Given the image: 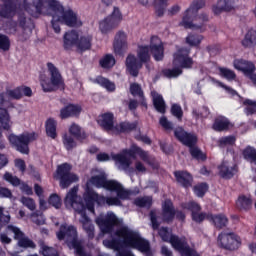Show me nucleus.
Returning <instances> with one entry per match:
<instances>
[{"label": "nucleus", "instance_id": "obj_64", "mask_svg": "<svg viewBox=\"0 0 256 256\" xmlns=\"http://www.w3.org/2000/svg\"><path fill=\"white\" fill-rule=\"evenodd\" d=\"M7 163H9L7 157L4 154H0V169H3Z\"/></svg>", "mask_w": 256, "mask_h": 256}, {"label": "nucleus", "instance_id": "obj_53", "mask_svg": "<svg viewBox=\"0 0 256 256\" xmlns=\"http://www.w3.org/2000/svg\"><path fill=\"white\" fill-rule=\"evenodd\" d=\"M212 82L215 83L217 87H222V89H225V91L228 92V94L231 95L232 97H235V95H237V91L233 90L232 88H229L228 86L221 83L220 81L212 79Z\"/></svg>", "mask_w": 256, "mask_h": 256}, {"label": "nucleus", "instance_id": "obj_15", "mask_svg": "<svg viewBox=\"0 0 256 256\" xmlns=\"http://www.w3.org/2000/svg\"><path fill=\"white\" fill-rule=\"evenodd\" d=\"M150 217L153 229H158L159 227L157 219H162V221H165L166 223L173 221V218L175 217V209H173V203L171 200H166L163 203L161 216L157 217L155 212H151Z\"/></svg>", "mask_w": 256, "mask_h": 256}, {"label": "nucleus", "instance_id": "obj_5", "mask_svg": "<svg viewBox=\"0 0 256 256\" xmlns=\"http://www.w3.org/2000/svg\"><path fill=\"white\" fill-rule=\"evenodd\" d=\"M137 155L142 159V161H144V163L151 165L149 154L136 146H133L129 150H123L120 154L109 155L107 153H100L97 155V159L99 161H111V159H113L118 169H128L131 165V159H135Z\"/></svg>", "mask_w": 256, "mask_h": 256}, {"label": "nucleus", "instance_id": "obj_28", "mask_svg": "<svg viewBox=\"0 0 256 256\" xmlns=\"http://www.w3.org/2000/svg\"><path fill=\"white\" fill-rule=\"evenodd\" d=\"M151 96L156 111H158V113H165V100H163V96L156 91H152Z\"/></svg>", "mask_w": 256, "mask_h": 256}, {"label": "nucleus", "instance_id": "obj_18", "mask_svg": "<svg viewBox=\"0 0 256 256\" xmlns=\"http://www.w3.org/2000/svg\"><path fill=\"white\" fill-rule=\"evenodd\" d=\"M113 49L116 55H123V53L129 49V44L127 43V34H125V32H118L116 34Z\"/></svg>", "mask_w": 256, "mask_h": 256}, {"label": "nucleus", "instance_id": "obj_19", "mask_svg": "<svg viewBox=\"0 0 256 256\" xmlns=\"http://www.w3.org/2000/svg\"><path fill=\"white\" fill-rule=\"evenodd\" d=\"M219 173L224 179H231V177L237 173V164H235V160H224L219 166Z\"/></svg>", "mask_w": 256, "mask_h": 256}, {"label": "nucleus", "instance_id": "obj_6", "mask_svg": "<svg viewBox=\"0 0 256 256\" xmlns=\"http://www.w3.org/2000/svg\"><path fill=\"white\" fill-rule=\"evenodd\" d=\"M92 41L93 36L86 33H78L76 31L66 32L63 37L64 49L69 51L72 47H76L77 51L80 53L89 51V49H91Z\"/></svg>", "mask_w": 256, "mask_h": 256}, {"label": "nucleus", "instance_id": "obj_20", "mask_svg": "<svg viewBox=\"0 0 256 256\" xmlns=\"http://www.w3.org/2000/svg\"><path fill=\"white\" fill-rule=\"evenodd\" d=\"M237 7V0H220L213 6V13L219 15L223 11H233Z\"/></svg>", "mask_w": 256, "mask_h": 256}, {"label": "nucleus", "instance_id": "obj_54", "mask_svg": "<svg viewBox=\"0 0 256 256\" xmlns=\"http://www.w3.org/2000/svg\"><path fill=\"white\" fill-rule=\"evenodd\" d=\"M41 252L44 256H58L57 250L45 245L41 247Z\"/></svg>", "mask_w": 256, "mask_h": 256}, {"label": "nucleus", "instance_id": "obj_27", "mask_svg": "<svg viewBox=\"0 0 256 256\" xmlns=\"http://www.w3.org/2000/svg\"><path fill=\"white\" fill-rule=\"evenodd\" d=\"M176 181L180 183V185H183V187H191V183H193V177H191V174L184 171H177L174 172Z\"/></svg>", "mask_w": 256, "mask_h": 256}, {"label": "nucleus", "instance_id": "obj_13", "mask_svg": "<svg viewBox=\"0 0 256 256\" xmlns=\"http://www.w3.org/2000/svg\"><path fill=\"white\" fill-rule=\"evenodd\" d=\"M194 15L193 8L188 9L182 19L181 25L186 29H201L209 21L207 14Z\"/></svg>", "mask_w": 256, "mask_h": 256}, {"label": "nucleus", "instance_id": "obj_37", "mask_svg": "<svg viewBox=\"0 0 256 256\" xmlns=\"http://www.w3.org/2000/svg\"><path fill=\"white\" fill-rule=\"evenodd\" d=\"M219 75L220 77L227 79V81H233V79L237 77L235 72L228 68H219Z\"/></svg>", "mask_w": 256, "mask_h": 256}, {"label": "nucleus", "instance_id": "obj_11", "mask_svg": "<svg viewBox=\"0 0 256 256\" xmlns=\"http://www.w3.org/2000/svg\"><path fill=\"white\" fill-rule=\"evenodd\" d=\"M7 139L12 145V147H15L16 150L19 151V153H22L23 155L29 154V143H33L35 139H37V135L35 132H23L20 135L16 134H9L7 136Z\"/></svg>", "mask_w": 256, "mask_h": 256}, {"label": "nucleus", "instance_id": "obj_29", "mask_svg": "<svg viewBox=\"0 0 256 256\" xmlns=\"http://www.w3.org/2000/svg\"><path fill=\"white\" fill-rule=\"evenodd\" d=\"M45 127L48 137H51V139H55L57 137V120L53 118L47 119Z\"/></svg>", "mask_w": 256, "mask_h": 256}, {"label": "nucleus", "instance_id": "obj_47", "mask_svg": "<svg viewBox=\"0 0 256 256\" xmlns=\"http://www.w3.org/2000/svg\"><path fill=\"white\" fill-rule=\"evenodd\" d=\"M11 47V42L9 41V38L5 35H0V49L2 51H9Z\"/></svg>", "mask_w": 256, "mask_h": 256}, {"label": "nucleus", "instance_id": "obj_51", "mask_svg": "<svg viewBox=\"0 0 256 256\" xmlns=\"http://www.w3.org/2000/svg\"><path fill=\"white\" fill-rule=\"evenodd\" d=\"M48 202L50 205H52V207H55V209H59L61 207V197H59L57 194H52L49 197Z\"/></svg>", "mask_w": 256, "mask_h": 256}, {"label": "nucleus", "instance_id": "obj_16", "mask_svg": "<svg viewBox=\"0 0 256 256\" xmlns=\"http://www.w3.org/2000/svg\"><path fill=\"white\" fill-rule=\"evenodd\" d=\"M218 245L223 249L235 251L241 247V238L235 233H222L218 236Z\"/></svg>", "mask_w": 256, "mask_h": 256}, {"label": "nucleus", "instance_id": "obj_2", "mask_svg": "<svg viewBox=\"0 0 256 256\" xmlns=\"http://www.w3.org/2000/svg\"><path fill=\"white\" fill-rule=\"evenodd\" d=\"M6 4L0 5V17L10 19L11 17H18V24L23 29H28V35H31L30 20L25 17L21 11H26L32 17H39L45 15L47 9L50 11L52 17L51 25L56 33H61V25L67 27H81L83 20L79 14L71 9V7L63 6L59 0H4Z\"/></svg>", "mask_w": 256, "mask_h": 256}, {"label": "nucleus", "instance_id": "obj_26", "mask_svg": "<svg viewBox=\"0 0 256 256\" xmlns=\"http://www.w3.org/2000/svg\"><path fill=\"white\" fill-rule=\"evenodd\" d=\"M0 124L5 131H11V128L13 127L11 115H9V112L3 108H0Z\"/></svg>", "mask_w": 256, "mask_h": 256}, {"label": "nucleus", "instance_id": "obj_4", "mask_svg": "<svg viewBox=\"0 0 256 256\" xmlns=\"http://www.w3.org/2000/svg\"><path fill=\"white\" fill-rule=\"evenodd\" d=\"M163 42L157 36L151 38L150 48L148 46H139L137 50V56L129 54L126 57V69L130 75L137 77L139 75V69L143 67V63H147L151 59V53L155 61H161L163 59Z\"/></svg>", "mask_w": 256, "mask_h": 256}, {"label": "nucleus", "instance_id": "obj_40", "mask_svg": "<svg viewBox=\"0 0 256 256\" xmlns=\"http://www.w3.org/2000/svg\"><path fill=\"white\" fill-rule=\"evenodd\" d=\"M154 7L158 17H162L163 13H165V8L167 7V0H156Z\"/></svg>", "mask_w": 256, "mask_h": 256}, {"label": "nucleus", "instance_id": "obj_61", "mask_svg": "<svg viewBox=\"0 0 256 256\" xmlns=\"http://www.w3.org/2000/svg\"><path fill=\"white\" fill-rule=\"evenodd\" d=\"M202 7H205V1L196 0L189 9H193V13H196L197 9H201Z\"/></svg>", "mask_w": 256, "mask_h": 256}, {"label": "nucleus", "instance_id": "obj_10", "mask_svg": "<svg viewBox=\"0 0 256 256\" xmlns=\"http://www.w3.org/2000/svg\"><path fill=\"white\" fill-rule=\"evenodd\" d=\"M174 135L181 141V143H183V145L190 148V154L194 159H197L198 161H205V159H207V156L203 151L198 147L193 146L197 143V136L183 131V128H177L174 131Z\"/></svg>", "mask_w": 256, "mask_h": 256}, {"label": "nucleus", "instance_id": "obj_9", "mask_svg": "<svg viewBox=\"0 0 256 256\" xmlns=\"http://www.w3.org/2000/svg\"><path fill=\"white\" fill-rule=\"evenodd\" d=\"M98 123L103 129L109 131L113 135H119V133H125L131 131L137 127L136 124H131L129 122H121L119 124H114L113 113L107 112L98 117Z\"/></svg>", "mask_w": 256, "mask_h": 256}, {"label": "nucleus", "instance_id": "obj_48", "mask_svg": "<svg viewBox=\"0 0 256 256\" xmlns=\"http://www.w3.org/2000/svg\"><path fill=\"white\" fill-rule=\"evenodd\" d=\"M207 184L203 183V184H198L194 187V193L195 195H197V197H203V195H205V193H207Z\"/></svg>", "mask_w": 256, "mask_h": 256}, {"label": "nucleus", "instance_id": "obj_49", "mask_svg": "<svg viewBox=\"0 0 256 256\" xmlns=\"http://www.w3.org/2000/svg\"><path fill=\"white\" fill-rule=\"evenodd\" d=\"M201 41H203V36L189 35L186 38V42L188 43V45H192L194 47L199 45Z\"/></svg>", "mask_w": 256, "mask_h": 256}, {"label": "nucleus", "instance_id": "obj_52", "mask_svg": "<svg viewBox=\"0 0 256 256\" xmlns=\"http://www.w3.org/2000/svg\"><path fill=\"white\" fill-rule=\"evenodd\" d=\"M11 221V216L9 213L4 214L3 208H0V229L1 227H5Z\"/></svg>", "mask_w": 256, "mask_h": 256}, {"label": "nucleus", "instance_id": "obj_23", "mask_svg": "<svg viewBox=\"0 0 256 256\" xmlns=\"http://www.w3.org/2000/svg\"><path fill=\"white\" fill-rule=\"evenodd\" d=\"M233 66L237 71H243L244 75H249L255 71V64L243 59L234 60Z\"/></svg>", "mask_w": 256, "mask_h": 256}, {"label": "nucleus", "instance_id": "obj_35", "mask_svg": "<svg viewBox=\"0 0 256 256\" xmlns=\"http://www.w3.org/2000/svg\"><path fill=\"white\" fill-rule=\"evenodd\" d=\"M100 65L104 69H111L115 65V57L111 54H107L100 60Z\"/></svg>", "mask_w": 256, "mask_h": 256}, {"label": "nucleus", "instance_id": "obj_33", "mask_svg": "<svg viewBox=\"0 0 256 256\" xmlns=\"http://www.w3.org/2000/svg\"><path fill=\"white\" fill-rule=\"evenodd\" d=\"M256 43V31L250 30L246 33L245 38L242 41V45L244 47H251V45H255Z\"/></svg>", "mask_w": 256, "mask_h": 256}, {"label": "nucleus", "instance_id": "obj_55", "mask_svg": "<svg viewBox=\"0 0 256 256\" xmlns=\"http://www.w3.org/2000/svg\"><path fill=\"white\" fill-rule=\"evenodd\" d=\"M171 113L177 119H181L183 117V110L181 109V106H179L177 104L172 105Z\"/></svg>", "mask_w": 256, "mask_h": 256}, {"label": "nucleus", "instance_id": "obj_50", "mask_svg": "<svg viewBox=\"0 0 256 256\" xmlns=\"http://www.w3.org/2000/svg\"><path fill=\"white\" fill-rule=\"evenodd\" d=\"M130 92L134 97H140V99H143V90H141V86H139V84H131Z\"/></svg>", "mask_w": 256, "mask_h": 256}, {"label": "nucleus", "instance_id": "obj_41", "mask_svg": "<svg viewBox=\"0 0 256 256\" xmlns=\"http://www.w3.org/2000/svg\"><path fill=\"white\" fill-rule=\"evenodd\" d=\"M63 145L67 151H71V149L77 147V142H75L72 136L66 134L63 136Z\"/></svg>", "mask_w": 256, "mask_h": 256}, {"label": "nucleus", "instance_id": "obj_21", "mask_svg": "<svg viewBox=\"0 0 256 256\" xmlns=\"http://www.w3.org/2000/svg\"><path fill=\"white\" fill-rule=\"evenodd\" d=\"M82 108L79 104H69L60 110V119H69L81 114Z\"/></svg>", "mask_w": 256, "mask_h": 256}, {"label": "nucleus", "instance_id": "obj_59", "mask_svg": "<svg viewBox=\"0 0 256 256\" xmlns=\"http://www.w3.org/2000/svg\"><path fill=\"white\" fill-rule=\"evenodd\" d=\"M160 125L167 131H169L170 129H173V124L171 122H169V120H167V118L165 116H162L160 118Z\"/></svg>", "mask_w": 256, "mask_h": 256}, {"label": "nucleus", "instance_id": "obj_36", "mask_svg": "<svg viewBox=\"0 0 256 256\" xmlns=\"http://www.w3.org/2000/svg\"><path fill=\"white\" fill-rule=\"evenodd\" d=\"M159 235L163 241H168L171 245H173V243L171 242L173 241V239H180L177 236L171 235V232L167 228H161L159 230Z\"/></svg>", "mask_w": 256, "mask_h": 256}, {"label": "nucleus", "instance_id": "obj_34", "mask_svg": "<svg viewBox=\"0 0 256 256\" xmlns=\"http://www.w3.org/2000/svg\"><path fill=\"white\" fill-rule=\"evenodd\" d=\"M242 155L244 157V159H246V161H249V163H255L256 162V150L255 148L248 146L246 147L243 152Z\"/></svg>", "mask_w": 256, "mask_h": 256}, {"label": "nucleus", "instance_id": "obj_43", "mask_svg": "<svg viewBox=\"0 0 256 256\" xmlns=\"http://www.w3.org/2000/svg\"><path fill=\"white\" fill-rule=\"evenodd\" d=\"M4 181H7L10 183V185H13L14 187H17L21 184V180L19 178L13 176V174L6 172L3 176Z\"/></svg>", "mask_w": 256, "mask_h": 256}, {"label": "nucleus", "instance_id": "obj_62", "mask_svg": "<svg viewBox=\"0 0 256 256\" xmlns=\"http://www.w3.org/2000/svg\"><path fill=\"white\" fill-rule=\"evenodd\" d=\"M135 169H136V171H138V173H146V171H147V168L141 161H136Z\"/></svg>", "mask_w": 256, "mask_h": 256}, {"label": "nucleus", "instance_id": "obj_25", "mask_svg": "<svg viewBox=\"0 0 256 256\" xmlns=\"http://www.w3.org/2000/svg\"><path fill=\"white\" fill-rule=\"evenodd\" d=\"M207 219L208 221L213 223L215 227H217L218 229H222V227H227V223H229L227 216H225L224 214H217V215L209 214L207 216Z\"/></svg>", "mask_w": 256, "mask_h": 256}, {"label": "nucleus", "instance_id": "obj_8", "mask_svg": "<svg viewBox=\"0 0 256 256\" xmlns=\"http://www.w3.org/2000/svg\"><path fill=\"white\" fill-rule=\"evenodd\" d=\"M48 73L50 78L45 75L40 77V85L44 93H51V91H57L63 87V77L59 69L51 62L47 63Z\"/></svg>", "mask_w": 256, "mask_h": 256}, {"label": "nucleus", "instance_id": "obj_42", "mask_svg": "<svg viewBox=\"0 0 256 256\" xmlns=\"http://www.w3.org/2000/svg\"><path fill=\"white\" fill-rule=\"evenodd\" d=\"M31 221L36 225H45V217L41 212H34L30 215Z\"/></svg>", "mask_w": 256, "mask_h": 256}, {"label": "nucleus", "instance_id": "obj_44", "mask_svg": "<svg viewBox=\"0 0 256 256\" xmlns=\"http://www.w3.org/2000/svg\"><path fill=\"white\" fill-rule=\"evenodd\" d=\"M20 202L30 211H35V209L37 208V206L35 205V200H33L32 198L22 197L20 199Z\"/></svg>", "mask_w": 256, "mask_h": 256}, {"label": "nucleus", "instance_id": "obj_38", "mask_svg": "<svg viewBox=\"0 0 256 256\" xmlns=\"http://www.w3.org/2000/svg\"><path fill=\"white\" fill-rule=\"evenodd\" d=\"M69 133L70 135L77 137V139H85V133L81 132V127L75 123L70 125Z\"/></svg>", "mask_w": 256, "mask_h": 256}, {"label": "nucleus", "instance_id": "obj_12", "mask_svg": "<svg viewBox=\"0 0 256 256\" xmlns=\"http://www.w3.org/2000/svg\"><path fill=\"white\" fill-rule=\"evenodd\" d=\"M123 21V14L119 8L114 7L112 13L99 21V31L102 35H109L113 29H117Z\"/></svg>", "mask_w": 256, "mask_h": 256}, {"label": "nucleus", "instance_id": "obj_17", "mask_svg": "<svg viewBox=\"0 0 256 256\" xmlns=\"http://www.w3.org/2000/svg\"><path fill=\"white\" fill-rule=\"evenodd\" d=\"M8 233H13L14 239L18 241V246L23 247L24 249H35V243L29 238L25 237V234L19 227L9 225L7 226Z\"/></svg>", "mask_w": 256, "mask_h": 256}, {"label": "nucleus", "instance_id": "obj_14", "mask_svg": "<svg viewBox=\"0 0 256 256\" xmlns=\"http://www.w3.org/2000/svg\"><path fill=\"white\" fill-rule=\"evenodd\" d=\"M56 179H60V187L67 189L71 183H77L79 176L71 173V165L64 163L57 168Z\"/></svg>", "mask_w": 256, "mask_h": 256}, {"label": "nucleus", "instance_id": "obj_56", "mask_svg": "<svg viewBox=\"0 0 256 256\" xmlns=\"http://www.w3.org/2000/svg\"><path fill=\"white\" fill-rule=\"evenodd\" d=\"M0 198L1 199H13V193L8 188L0 186Z\"/></svg>", "mask_w": 256, "mask_h": 256}, {"label": "nucleus", "instance_id": "obj_39", "mask_svg": "<svg viewBox=\"0 0 256 256\" xmlns=\"http://www.w3.org/2000/svg\"><path fill=\"white\" fill-rule=\"evenodd\" d=\"M243 105L245 107L246 115H253V113H256V101L246 99L244 100Z\"/></svg>", "mask_w": 256, "mask_h": 256}, {"label": "nucleus", "instance_id": "obj_3", "mask_svg": "<svg viewBox=\"0 0 256 256\" xmlns=\"http://www.w3.org/2000/svg\"><path fill=\"white\" fill-rule=\"evenodd\" d=\"M96 224L102 231V233H111L113 227H119L116 231V237L118 240H104L103 245L107 249H113L117 251V256H134L129 251H123L124 247H131V249H137L146 256H153L149 247V242L141 237L138 231L123 225V219L118 218L113 212H108L106 216L100 215L96 219Z\"/></svg>", "mask_w": 256, "mask_h": 256}, {"label": "nucleus", "instance_id": "obj_32", "mask_svg": "<svg viewBox=\"0 0 256 256\" xmlns=\"http://www.w3.org/2000/svg\"><path fill=\"white\" fill-rule=\"evenodd\" d=\"M95 82L98 83V85H100L104 89H106V91H110V92L115 91V83L109 81V79H107V78L98 76L96 78Z\"/></svg>", "mask_w": 256, "mask_h": 256}, {"label": "nucleus", "instance_id": "obj_31", "mask_svg": "<svg viewBox=\"0 0 256 256\" xmlns=\"http://www.w3.org/2000/svg\"><path fill=\"white\" fill-rule=\"evenodd\" d=\"M236 205L238 209H251V205H253V200H251V196H240L236 201Z\"/></svg>", "mask_w": 256, "mask_h": 256}, {"label": "nucleus", "instance_id": "obj_45", "mask_svg": "<svg viewBox=\"0 0 256 256\" xmlns=\"http://www.w3.org/2000/svg\"><path fill=\"white\" fill-rule=\"evenodd\" d=\"M153 199L151 197H142V198H137L135 200V205L137 207H151Z\"/></svg>", "mask_w": 256, "mask_h": 256}, {"label": "nucleus", "instance_id": "obj_30", "mask_svg": "<svg viewBox=\"0 0 256 256\" xmlns=\"http://www.w3.org/2000/svg\"><path fill=\"white\" fill-rule=\"evenodd\" d=\"M213 129L215 131H225V129H229V120L223 116L217 117L214 121Z\"/></svg>", "mask_w": 256, "mask_h": 256}, {"label": "nucleus", "instance_id": "obj_58", "mask_svg": "<svg viewBox=\"0 0 256 256\" xmlns=\"http://www.w3.org/2000/svg\"><path fill=\"white\" fill-rule=\"evenodd\" d=\"M20 93H21V98L33 96V90H31V88L28 86H20Z\"/></svg>", "mask_w": 256, "mask_h": 256}, {"label": "nucleus", "instance_id": "obj_22", "mask_svg": "<svg viewBox=\"0 0 256 256\" xmlns=\"http://www.w3.org/2000/svg\"><path fill=\"white\" fill-rule=\"evenodd\" d=\"M184 209H189L192 212V219L196 223H201V221H205L207 215L205 213H201V206L195 202L187 203L183 206Z\"/></svg>", "mask_w": 256, "mask_h": 256}, {"label": "nucleus", "instance_id": "obj_57", "mask_svg": "<svg viewBox=\"0 0 256 256\" xmlns=\"http://www.w3.org/2000/svg\"><path fill=\"white\" fill-rule=\"evenodd\" d=\"M11 233H13V232L7 231V228H6V233L0 234V241H1V243H3V245H9L11 243L12 240L9 237V235H11Z\"/></svg>", "mask_w": 256, "mask_h": 256}, {"label": "nucleus", "instance_id": "obj_60", "mask_svg": "<svg viewBox=\"0 0 256 256\" xmlns=\"http://www.w3.org/2000/svg\"><path fill=\"white\" fill-rule=\"evenodd\" d=\"M209 108L207 107H202L198 112L197 110L194 111V115H196L197 117H209Z\"/></svg>", "mask_w": 256, "mask_h": 256}, {"label": "nucleus", "instance_id": "obj_46", "mask_svg": "<svg viewBox=\"0 0 256 256\" xmlns=\"http://www.w3.org/2000/svg\"><path fill=\"white\" fill-rule=\"evenodd\" d=\"M235 141H237L235 136H226V137H222L219 140V145L220 147H227L228 145H235Z\"/></svg>", "mask_w": 256, "mask_h": 256}, {"label": "nucleus", "instance_id": "obj_7", "mask_svg": "<svg viewBox=\"0 0 256 256\" xmlns=\"http://www.w3.org/2000/svg\"><path fill=\"white\" fill-rule=\"evenodd\" d=\"M174 69H166L163 71L165 77H179L183 73L182 69H191L193 67V59L189 57V50L184 48L177 49L173 58Z\"/></svg>", "mask_w": 256, "mask_h": 256}, {"label": "nucleus", "instance_id": "obj_1", "mask_svg": "<svg viewBox=\"0 0 256 256\" xmlns=\"http://www.w3.org/2000/svg\"><path fill=\"white\" fill-rule=\"evenodd\" d=\"M79 188L73 187L66 194L64 205L67 209H74L75 217L80 216L84 231H86L89 239L95 237V227L91 224V220L85 214L86 209L91 213H95V203L97 205H109L119 207L121 201H125L131 195L129 190L123 188V185L115 180H107L105 171L95 169L92 170V176L86 184L84 193V203L77 196Z\"/></svg>", "mask_w": 256, "mask_h": 256}, {"label": "nucleus", "instance_id": "obj_63", "mask_svg": "<svg viewBox=\"0 0 256 256\" xmlns=\"http://www.w3.org/2000/svg\"><path fill=\"white\" fill-rule=\"evenodd\" d=\"M15 167H17V169H19L23 173V171H25V161L22 159H16Z\"/></svg>", "mask_w": 256, "mask_h": 256}, {"label": "nucleus", "instance_id": "obj_24", "mask_svg": "<svg viewBox=\"0 0 256 256\" xmlns=\"http://www.w3.org/2000/svg\"><path fill=\"white\" fill-rule=\"evenodd\" d=\"M11 99H21L20 86L13 89H7L5 93L0 94V105H5V103L11 101Z\"/></svg>", "mask_w": 256, "mask_h": 256}]
</instances>
